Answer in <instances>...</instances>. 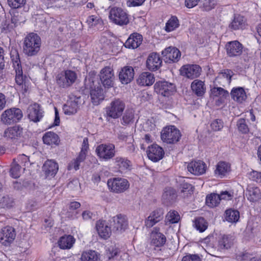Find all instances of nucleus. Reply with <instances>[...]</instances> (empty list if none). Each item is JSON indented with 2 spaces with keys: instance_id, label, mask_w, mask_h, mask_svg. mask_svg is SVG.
I'll use <instances>...</instances> for the list:
<instances>
[{
  "instance_id": "8fccbe9b",
  "label": "nucleus",
  "mask_w": 261,
  "mask_h": 261,
  "mask_svg": "<svg viewBox=\"0 0 261 261\" xmlns=\"http://www.w3.org/2000/svg\"><path fill=\"white\" fill-rule=\"evenodd\" d=\"M21 167L18 163H13L10 169V174L12 177L17 178L20 176Z\"/></svg>"
},
{
  "instance_id": "0eeeda50",
  "label": "nucleus",
  "mask_w": 261,
  "mask_h": 261,
  "mask_svg": "<svg viewBox=\"0 0 261 261\" xmlns=\"http://www.w3.org/2000/svg\"><path fill=\"white\" fill-rule=\"evenodd\" d=\"M107 185L111 192L117 194L124 192L129 187L128 181L121 177L110 178L108 180Z\"/></svg>"
},
{
  "instance_id": "e433bc0d",
  "label": "nucleus",
  "mask_w": 261,
  "mask_h": 261,
  "mask_svg": "<svg viewBox=\"0 0 261 261\" xmlns=\"http://www.w3.org/2000/svg\"><path fill=\"white\" fill-rule=\"evenodd\" d=\"M233 243V237L230 235H223L218 240V247L220 249H228Z\"/></svg>"
},
{
  "instance_id": "680f3d73",
  "label": "nucleus",
  "mask_w": 261,
  "mask_h": 261,
  "mask_svg": "<svg viewBox=\"0 0 261 261\" xmlns=\"http://www.w3.org/2000/svg\"><path fill=\"white\" fill-rule=\"evenodd\" d=\"M249 178L253 181L261 182V172L253 170L249 173Z\"/></svg>"
},
{
  "instance_id": "c756f323",
  "label": "nucleus",
  "mask_w": 261,
  "mask_h": 261,
  "mask_svg": "<svg viewBox=\"0 0 261 261\" xmlns=\"http://www.w3.org/2000/svg\"><path fill=\"white\" fill-rule=\"evenodd\" d=\"M158 229H155L151 233V243L156 247L162 246L166 241L165 236L158 231Z\"/></svg>"
},
{
  "instance_id": "7ed1b4c3",
  "label": "nucleus",
  "mask_w": 261,
  "mask_h": 261,
  "mask_svg": "<svg viewBox=\"0 0 261 261\" xmlns=\"http://www.w3.org/2000/svg\"><path fill=\"white\" fill-rule=\"evenodd\" d=\"M227 55L229 57H237L242 55V58L245 62L249 61L250 57L243 51V45L238 41L228 42L225 45Z\"/></svg>"
},
{
  "instance_id": "6e6552de",
  "label": "nucleus",
  "mask_w": 261,
  "mask_h": 261,
  "mask_svg": "<svg viewBox=\"0 0 261 261\" xmlns=\"http://www.w3.org/2000/svg\"><path fill=\"white\" fill-rule=\"evenodd\" d=\"M161 137L164 142L173 144L179 140L181 134L175 126L171 125L163 128L161 132Z\"/></svg>"
},
{
  "instance_id": "ddd939ff",
  "label": "nucleus",
  "mask_w": 261,
  "mask_h": 261,
  "mask_svg": "<svg viewBox=\"0 0 261 261\" xmlns=\"http://www.w3.org/2000/svg\"><path fill=\"white\" fill-rule=\"evenodd\" d=\"M201 68L196 64H187L182 66L180 69V74L189 79L198 77L201 74Z\"/></svg>"
},
{
  "instance_id": "6e6d98bb",
  "label": "nucleus",
  "mask_w": 261,
  "mask_h": 261,
  "mask_svg": "<svg viewBox=\"0 0 261 261\" xmlns=\"http://www.w3.org/2000/svg\"><path fill=\"white\" fill-rule=\"evenodd\" d=\"M224 123L221 119H216L211 123V127L214 131H219L223 127Z\"/></svg>"
},
{
  "instance_id": "ea45409f",
  "label": "nucleus",
  "mask_w": 261,
  "mask_h": 261,
  "mask_svg": "<svg viewBox=\"0 0 261 261\" xmlns=\"http://www.w3.org/2000/svg\"><path fill=\"white\" fill-rule=\"evenodd\" d=\"M42 139L44 144L52 145L58 144L59 138L56 133L52 132H48L43 135Z\"/></svg>"
},
{
  "instance_id": "de8ad7c7",
  "label": "nucleus",
  "mask_w": 261,
  "mask_h": 261,
  "mask_svg": "<svg viewBox=\"0 0 261 261\" xmlns=\"http://www.w3.org/2000/svg\"><path fill=\"white\" fill-rule=\"evenodd\" d=\"M211 93L215 97H226L229 96L228 92L221 87H214L211 90Z\"/></svg>"
},
{
  "instance_id": "6ab92c4d",
  "label": "nucleus",
  "mask_w": 261,
  "mask_h": 261,
  "mask_svg": "<svg viewBox=\"0 0 261 261\" xmlns=\"http://www.w3.org/2000/svg\"><path fill=\"white\" fill-rule=\"evenodd\" d=\"M28 113L29 119L34 122H37L43 117L44 112L39 104L34 103L29 106Z\"/></svg>"
},
{
  "instance_id": "f3484780",
  "label": "nucleus",
  "mask_w": 261,
  "mask_h": 261,
  "mask_svg": "<svg viewBox=\"0 0 261 261\" xmlns=\"http://www.w3.org/2000/svg\"><path fill=\"white\" fill-rule=\"evenodd\" d=\"M146 67L150 71H156L160 68L162 64V59L156 53H150L147 59Z\"/></svg>"
},
{
  "instance_id": "49530a36",
  "label": "nucleus",
  "mask_w": 261,
  "mask_h": 261,
  "mask_svg": "<svg viewBox=\"0 0 261 261\" xmlns=\"http://www.w3.org/2000/svg\"><path fill=\"white\" fill-rule=\"evenodd\" d=\"M166 219L170 223H176L178 222L180 219V216L177 212L173 210L170 211L168 213L166 216Z\"/></svg>"
},
{
  "instance_id": "1a4fd4ad",
  "label": "nucleus",
  "mask_w": 261,
  "mask_h": 261,
  "mask_svg": "<svg viewBox=\"0 0 261 261\" xmlns=\"http://www.w3.org/2000/svg\"><path fill=\"white\" fill-rule=\"evenodd\" d=\"M23 128L20 125H15L7 128L4 133V136L7 140L14 144L19 143L23 138Z\"/></svg>"
},
{
  "instance_id": "412c9836",
  "label": "nucleus",
  "mask_w": 261,
  "mask_h": 261,
  "mask_svg": "<svg viewBox=\"0 0 261 261\" xmlns=\"http://www.w3.org/2000/svg\"><path fill=\"white\" fill-rule=\"evenodd\" d=\"M111 225L113 230L121 232L127 228L128 223L124 216L119 214L112 218Z\"/></svg>"
},
{
  "instance_id": "9b49d317",
  "label": "nucleus",
  "mask_w": 261,
  "mask_h": 261,
  "mask_svg": "<svg viewBox=\"0 0 261 261\" xmlns=\"http://www.w3.org/2000/svg\"><path fill=\"white\" fill-rule=\"evenodd\" d=\"M99 76L103 87L109 88L113 86L115 76L111 67L107 66L102 68L99 72Z\"/></svg>"
},
{
  "instance_id": "c03bdc74",
  "label": "nucleus",
  "mask_w": 261,
  "mask_h": 261,
  "mask_svg": "<svg viewBox=\"0 0 261 261\" xmlns=\"http://www.w3.org/2000/svg\"><path fill=\"white\" fill-rule=\"evenodd\" d=\"M240 218L239 211L233 210H227L225 211V219L229 222H236Z\"/></svg>"
},
{
  "instance_id": "a19ab883",
  "label": "nucleus",
  "mask_w": 261,
  "mask_h": 261,
  "mask_svg": "<svg viewBox=\"0 0 261 261\" xmlns=\"http://www.w3.org/2000/svg\"><path fill=\"white\" fill-rule=\"evenodd\" d=\"M194 226L199 232H202L207 229L208 223L203 218L198 217L194 221Z\"/></svg>"
},
{
  "instance_id": "a18cd8bd",
  "label": "nucleus",
  "mask_w": 261,
  "mask_h": 261,
  "mask_svg": "<svg viewBox=\"0 0 261 261\" xmlns=\"http://www.w3.org/2000/svg\"><path fill=\"white\" fill-rule=\"evenodd\" d=\"M179 26V22L176 16H172L167 22L165 26L166 31L169 32L174 30Z\"/></svg>"
},
{
  "instance_id": "b1692460",
  "label": "nucleus",
  "mask_w": 261,
  "mask_h": 261,
  "mask_svg": "<svg viewBox=\"0 0 261 261\" xmlns=\"http://www.w3.org/2000/svg\"><path fill=\"white\" fill-rule=\"evenodd\" d=\"M142 36L137 33L132 34L124 43L125 47L135 49L138 47L142 42Z\"/></svg>"
},
{
  "instance_id": "f704fd0d",
  "label": "nucleus",
  "mask_w": 261,
  "mask_h": 261,
  "mask_svg": "<svg viewBox=\"0 0 261 261\" xmlns=\"http://www.w3.org/2000/svg\"><path fill=\"white\" fill-rule=\"evenodd\" d=\"M43 169L48 176H55L58 170V165L55 161L47 160L44 164Z\"/></svg>"
},
{
  "instance_id": "dca6fc26",
  "label": "nucleus",
  "mask_w": 261,
  "mask_h": 261,
  "mask_svg": "<svg viewBox=\"0 0 261 261\" xmlns=\"http://www.w3.org/2000/svg\"><path fill=\"white\" fill-rule=\"evenodd\" d=\"M15 237L14 228L7 226L2 228L0 232V242L4 245L7 246L14 240Z\"/></svg>"
},
{
  "instance_id": "4be33fe9",
  "label": "nucleus",
  "mask_w": 261,
  "mask_h": 261,
  "mask_svg": "<svg viewBox=\"0 0 261 261\" xmlns=\"http://www.w3.org/2000/svg\"><path fill=\"white\" fill-rule=\"evenodd\" d=\"M164 211L158 208L153 211L145 221V225L148 228L152 227L163 218Z\"/></svg>"
},
{
  "instance_id": "864d4df0",
  "label": "nucleus",
  "mask_w": 261,
  "mask_h": 261,
  "mask_svg": "<svg viewBox=\"0 0 261 261\" xmlns=\"http://www.w3.org/2000/svg\"><path fill=\"white\" fill-rule=\"evenodd\" d=\"M87 22L90 27H92L98 24L101 23L102 22V20L98 16L91 15L88 17Z\"/></svg>"
},
{
  "instance_id": "774afa93",
  "label": "nucleus",
  "mask_w": 261,
  "mask_h": 261,
  "mask_svg": "<svg viewBox=\"0 0 261 261\" xmlns=\"http://www.w3.org/2000/svg\"><path fill=\"white\" fill-rule=\"evenodd\" d=\"M81 162L78 161L76 159H74L72 161L68 166V170H70L72 169L77 170L79 169Z\"/></svg>"
},
{
  "instance_id": "393cba45",
  "label": "nucleus",
  "mask_w": 261,
  "mask_h": 261,
  "mask_svg": "<svg viewBox=\"0 0 261 261\" xmlns=\"http://www.w3.org/2000/svg\"><path fill=\"white\" fill-rule=\"evenodd\" d=\"M96 228L100 238L107 239L110 237L111 230L105 221H98L96 224Z\"/></svg>"
},
{
  "instance_id": "09e8293b",
  "label": "nucleus",
  "mask_w": 261,
  "mask_h": 261,
  "mask_svg": "<svg viewBox=\"0 0 261 261\" xmlns=\"http://www.w3.org/2000/svg\"><path fill=\"white\" fill-rule=\"evenodd\" d=\"M16 160L17 163H18L20 165V167H23V170L25 169V167L31 165L29 156L24 154L19 155Z\"/></svg>"
},
{
  "instance_id": "69168bd1",
  "label": "nucleus",
  "mask_w": 261,
  "mask_h": 261,
  "mask_svg": "<svg viewBox=\"0 0 261 261\" xmlns=\"http://www.w3.org/2000/svg\"><path fill=\"white\" fill-rule=\"evenodd\" d=\"M11 26L10 25V21L9 20H4L2 21L1 29L2 32L7 33L10 31Z\"/></svg>"
},
{
  "instance_id": "13d9d810",
  "label": "nucleus",
  "mask_w": 261,
  "mask_h": 261,
  "mask_svg": "<svg viewBox=\"0 0 261 261\" xmlns=\"http://www.w3.org/2000/svg\"><path fill=\"white\" fill-rule=\"evenodd\" d=\"M16 72L15 81L18 85H22L24 81V77L22 75V68L17 67V69L15 70Z\"/></svg>"
},
{
  "instance_id": "4468645a",
  "label": "nucleus",
  "mask_w": 261,
  "mask_h": 261,
  "mask_svg": "<svg viewBox=\"0 0 261 261\" xmlns=\"http://www.w3.org/2000/svg\"><path fill=\"white\" fill-rule=\"evenodd\" d=\"M81 97L73 96L67 100L66 103L64 105L63 110L65 115H71L77 113L79 109Z\"/></svg>"
},
{
  "instance_id": "a211bd4d",
  "label": "nucleus",
  "mask_w": 261,
  "mask_h": 261,
  "mask_svg": "<svg viewBox=\"0 0 261 261\" xmlns=\"http://www.w3.org/2000/svg\"><path fill=\"white\" fill-rule=\"evenodd\" d=\"M147 154L149 160L157 162L163 159L165 152L161 147L154 144L148 147Z\"/></svg>"
},
{
  "instance_id": "c85d7f7f",
  "label": "nucleus",
  "mask_w": 261,
  "mask_h": 261,
  "mask_svg": "<svg viewBox=\"0 0 261 261\" xmlns=\"http://www.w3.org/2000/svg\"><path fill=\"white\" fill-rule=\"evenodd\" d=\"M191 87L193 93L197 96H202L206 91L204 82L199 80L193 81L191 83Z\"/></svg>"
},
{
  "instance_id": "052dcab7",
  "label": "nucleus",
  "mask_w": 261,
  "mask_h": 261,
  "mask_svg": "<svg viewBox=\"0 0 261 261\" xmlns=\"http://www.w3.org/2000/svg\"><path fill=\"white\" fill-rule=\"evenodd\" d=\"M220 201L222 200H231L233 197V193L231 191H222L219 194Z\"/></svg>"
},
{
  "instance_id": "423d86ee",
  "label": "nucleus",
  "mask_w": 261,
  "mask_h": 261,
  "mask_svg": "<svg viewBox=\"0 0 261 261\" xmlns=\"http://www.w3.org/2000/svg\"><path fill=\"white\" fill-rule=\"evenodd\" d=\"M77 79L76 72L71 70H66L58 74L56 82L60 87L66 88L75 83Z\"/></svg>"
},
{
  "instance_id": "c9c22d12",
  "label": "nucleus",
  "mask_w": 261,
  "mask_h": 261,
  "mask_svg": "<svg viewBox=\"0 0 261 261\" xmlns=\"http://www.w3.org/2000/svg\"><path fill=\"white\" fill-rule=\"evenodd\" d=\"M245 25L244 17L240 15H234L233 19L229 25V28L232 30L243 29Z\"/></svg>"
},
{
  "instance_id": "5701e85b",
  "label": "nucleus",
  "mask_w": 261,
  "mask_h": 261,
  "mask_svg": "<svg viewBox=\"0 0 261 261\" xmlns=\"http://www.w3.org/2000/svg\"><path fill=\"white\" fill-rule=\"evenodd\" d=\"M134 70L131 66H125L121 69L119 74V78L123 84L129 83L134 79Z\"/></svg>"
},
{
  "instance_id": "473e14b6",
  "label": "nucleus",
  "mask_w": 261,
  "mask_h": 261,
  "mask_svg": "<svg viewBox=\"0 0 261 261\" xmlns=\"http://www.w3.org/2000/svg\"><path fill=\"white\" fill-rule=\"evenodd\" d=\"M230 170V165L225 162H219L215 170V175L221 178L225 176Z\"/></svg>"
},
{
  "instance_id": "0e129e2a",
  "label": "nucleus",
  "mask_w": 261,
  "mask_h": 261,
  "mask_svg": "<svg viewBox=\"0 0 261 261\" xmlns=\"http://www.w3.org/2000/svg\"><path fill=\"white\" fill-rule=\"evenodd\" d=\"M11 57L13 62V66L15 70L17 69V67L22 68L20 64V61L19 59V55L18 53H16L15 56L14 55H12Z\"/></svg>"
},
{
  "instance_id": "4d7b16f0",
  "label": "nucleus",
  "mask_w": 261,
  "mask_h": 261,
  "mask_svg": "<svg viewBox=\"0 0 261 261\" xmlns=\"http://www.w3.org/2000/svg\"><path fill=\"white\" fill-rule=\"evenodd\" d=\"M26 0H8L9 5L12 8L17 9L22 7Z\"/></svg>"
},
{
  "instance_id": "2eb2a0df",
  "label": "nucleus",
  "mask_w": 261,
  "mask_h": 261,
  "mask_svg": "<svg viewBox=\"0 0 261 261\" xmlns=\"http://www.w3.org/2000/svg\"><path fill=\"white\" fill-rule=\"evenodd\" d=\"M206 169V165L201 160L191 161L187 165L188 171L195 175H201L204 174Z\"/></svg>"
},
{
  "instance_id": "72a5a7b5",
  "label": "nucleus",
  "mask_w": 261,
  "mask_h": 261,
  "mask_svg": "<svg viewBox=\"0 0 261 261\" xmlns=\"http://www.w3.org/2000/svg\"><path fill=\"white\" fill-rule=\"evenodd\" d=\"M135 111L132 109H127L123 112L120 119L121 124L123 125H128L134 123L135 120Z\"/></svg>"
},
{
  "instance_id": "a878e982",
  "label": "nucleus",
  "mask_w": 261,
  "mask_h": 261,
  "mask_svg": "<svg viewBox=\"0 0 261 261\" xmlns=\"http://www.w3.org/2000/svg\"><path fill=\"white\" fill-rule=\"evenodd\" d=\"M114 164L121 173L129 171L131 168V162L127 158L117 156L114 159Z\"/></svg>"
},
{
  "instance_id": "4c0bfd02",
  "label": "nucleus",
  "mask_w": 261,
  "mask_h": 261,
  "mask_svg": "<svg viewBox=\"0 0 261 261\" xmlns=\"http://www.w3.org/2000/svg\"><path fill=\"white\" fill-rule=\"evenodd\" d=\"M231 96L234 100L239 102H242L246 98V93L241 87L233 88L231 91Z\"/></svg>"
},
{
  "instance_id": "bf43d9fd",
  "label": "nucleus",
  "mask_w": 261,
  "mask_h": 261,
  "mask_svg": "<svg viewBox=\"0 0 261 261\" xmlns=\"http://www.w3.org/2000/svg\"><path fill=\"white\" fill-rule=\"evenodd\" d=\"M13 201L8 196L3 197L1 201L0 204L3 207H10L13 205Z\"/></svg>"
},
{
  "instance_id": "20e7f679",
  "label": "nucleus",
  "mask_w": 261,
  "mask_h": 261,
  "mask_svg": "<svg viewBox=\"0 0 261 261\" xmlns=\"http://www.w3.org/2000/svg\"><path fill=\"white\" fill-rule=\"evenodd\" d=\"M22 116V112L20 109L12 108L3 112L1 116V120L4 124L10 125L19 122Z\"/></svg>"
},
{
  "instance_id": "338daca9",
  "label": "nucleus",
  "mask_w": 261,
  "mask_h": 261,
  "mask_svg": "<svg viewBox=\"0 0 261 261\" xmlns=\"http://www.w3.org/2000/svg\"><path fill=\"white\" fill-rule=\"evenodd\" d=\"M80 185V184L77 179H73L68 182L67 187L70 190H75L78 189Z\"/></svg>"
},
{
  "instance_id": "e2e57ef3",
  "label": "nucleus",
  "mask_w": 261,
  "mask_h": 261,
  "mask_svg": "<svg viewBox=\"0 0 261 261\" xmlns=\"http://www.w3.org/2000/svg\"><path fill=\"white\" fill-rule=\"evenodd\" d=\"M182 261H201L198 254H188L182 257Z\"/></svg>"
},
{
  "instance_id": "2f4dec72",
  "label": "nucleus",
  "mask_w": 261,
  "mask_h": 261,
  "mask_svg": "<svg viewBox=\"0 0 261 261\" xmlns=\"http://www.w3.org/2000/svg\"><path fill=\"white\" fill-rule=\"evenodd\" d=\"M231 73L232 72L230 70H224L219 73L215 79V82L223 86L226 84H229L231 81Z\"/></svg>"
},
{
  "instance_id": "5fc2aeb1",
  "label": "nucleus",
  "mask_w": 261,
  "mask_h": 261,
  "mask_svg": "<svg viewBox=\"0 0 261 261\" xmlns=\"http://www.w3.org/2000/svg\"><path fill=\"white\" fill-rule=\"evenodd\" d=\"M237 126L239 130L243 134H246L249 132L248 127L244 119H240L238 121Z\"/></svg>"
},
{
  "instance_id": "39448f33",
  "label": "nucleus",
  "mask_w": 261,
  "mask_h": 261,
  "mask_svg": "<svg viewBox=\"0 0 261 261\" xmlns=\"http://www.w3.org/2000/svg\"><path fill=\"white\" fill-rule=\"evenodd\" d=\"M109 17L112 22L120 26L127 25L129 22L128 14L119 7L111 8Z\"/></svg>"
},
{
  "instance_id": "cd10ccee",
  "label": "nucleus",
  "mask_w": 261,
  "mask_h": 261,
  "mask_svg": "<svg viewBox=\"0 0 261 261\" xmlns=\"http://www.w3.org/2000/svg\"><path fill=\"white\" fill-rule=\"evenodd\" d=\"M90 96L91 101L94 105H98L104 99V94L102 89L100 87L92 88L91 87Z\"/></svg>"
},
{
  "instance_id": "7c9ffc66",
  "label": "nucleus",
  "mask_w": 261,
  "mask_h": 261,
  "mask_svg": "<svg viewBox=\"0 0 261 261\" xmlns=\"http://www.w3.org/2000/svg\"><path fill=\"white\" fill-rule=\"evenodd\" d=\"M75 241L74 237L71 235H64L61 237L58 241L60 248L69 249L72 247Z\"/></svg>"
},
{
  "instance_id": "9d476101",
  "label": "nucleus",
  "mask_w": 261,
  "mask_h": 261,
  "mask_svg": "<svg viewBox=\"0 0 261 261\" xmlns=\"http://www.w3.org/2000/svg\"><path fill=\"white\" fill-rule=\"evenodd\" d=\"M95 151L100 159L108 161L115 156V146L112 143L101 144L96 147Z\"/></svg>"
},
{
  "instance_id": "aec40b11",
  "label": "nucleus",
  "mask_w": 261,
  "mask_h": 261,
  "mask_svg": "<svg viewBox=\"0 0 261 261\" xmlns=\"http://www.w3.org/2000/svg\"><path fill=\"white\" fill-rule=\"evenodd\" d=\"M162 55L165 58L166 62L171 63L178 61L180 58V51L175 47L170 46L162 51Z\"/></svg>"
},
{
  "instance_id": "37998d69",
  "label": "nucleus",
  "mask_w": 261,
  "mask_h": 261,
  "mask_svg": "<svg viewBox=\"0 0 261 261\" xmlns=\"http://www.w3.org/2000/svg\"><path fill=\"white\" fill-rule=\"evenodd\" d=\"M176 197L175 190L172 188H166L163 194V198L167 202H171Z\"/></svg>"
},
{
  "instance_id": "bb28decb",
  "label": "nucleus",
  "mask_w": 261,
  "mask_h": 261,
  "mask_svg": "<svg viewBox=\"0 0 261 261\" xmlns=\"http://www.w3.org/2000/svg\"><path fill=\"white\" fill-rule=\"evenodd\" d=\"M155 81L154 74L149 72H144L140 74L137 80L138 84L142 86L152 85Z\"/></svg>"
},
{
  "instance_id": "f03ea898",
  "label": "nucleus",
  "mask_w": 261,
  "mask_h": 261,
  "mask_svg": "<svg viewBox=\"0 0 261 261\" xmlns=\"http://www.w3.org/2000/svg\"><path fill=\"white\" fill-rule=\"evenodd\" d=\"M125 108V102L119 98H115L106 108L107 117L113 119L120 118Z\"/></svg>"
},
{
  "instance_id": "3c124183",
  "label": "nucleus",
  "mask_w": 261,
  "mask_h": 261,
  "mask_svg": "<svg viewBox=\"0 0 261 261\" xmlns=\"http://www.w3.org/2000/svg\"><path fill=\"white\" fill-rule=\"evenodd\" d=\"M193 190L194 187L190 184L185 182L181 185V192L184 194V196L192 194Z\"/></svg>"
},
{
  "instance_id": "f257e3e1",
  "label": "nucleus",
  "mask_w": 261,
  "mask_h": 261,
  "mask_svg": "<svg viewBox=\"0 0 261 261\" xmlns=\"http://www.w3.org/2000/svg\"><path fill=\"white\" fill-rule=\"evenodd\" d=\"M41 44L40 37L37 34L31 33L24 38L23 53L28 56H35L40 50Z\"/></svg>"
},
{
  "instance_id": "79ce46f5",
  "label": "nucleus",
  "mask_w": 261,
  "mask_h": 261,
  "mask_svg": "<svg viewBox=\"0 0 261 261\" xmlns=\"http://www.w3.org/2000/svg\"><path fill=\"white\" fill-rule=\"evenodd\" d=\"M220 202V197L218 194L213 193L206 196L205 202L211 207L217 206Z\"/></svg>"
},
{
  "instance_id": "603ef678",
  "label": "nucleus",
  "mask_w": 261,
  "mask_h": 261,
  "mask_svg": "<svg viewBox=\"0 0 261 261\" xmlns=\"http://www.w3.org/2000/svg\"><path fill=\"white\" fill-rule=\"evenodd\" d=\"M260 190L258 188H253L249 190V200L251 201H256L260 197Z\"/></svg>"
},
{
  "instance_id": "f8f14e48",
  "label": "nucleus",
  "mask_w": 261,
  "mask_h": 261,
  "mask_svg": "<svg viewBox=\"0 0 261 261\" xmlns=\"http://www.w3.org/2000/svg\"><path fill=\"white\" fill-rule=\"evenodd\" d=\"M155 91L165 97H169L175 91L174 85L167 81H158L154 85Z\"/></svg>"
},
{
  "instance_id": "58836bf2",
  "label": "nucleus",
  "mask_w": 261,
  "mask_h": 261,
  "mask_svg": "<svg viewBox=\"0 0 261 261\" xmlns=\"http://www.w3.org/2000/svg\"><path fill=\"white\" fill-rule=\"evenodd\" d=\"M81 259L82 261H99L100 255L96 251L90 250L82 253Z\"/></svg>"
}]
</instances>
